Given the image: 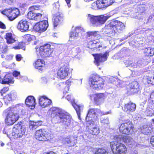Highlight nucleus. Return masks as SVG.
I'll use <instances>...</instances> for the list:
<instances>
[{"label": "nucleus", "instance_id": "obj_11", "mask_svg": "<svg viewBox=\"0 0 154 154\" xmlns=\"http://www.w3.org/2000/svg\"><path fill=\"white\" fill-rule=\"evenodd\" d=\"M94 122L91 120L87 122V126L88 127L89 132L93 135H97L99 132V128L94 124Z\"/></svg>", "mask_w": 154, "mask_h": 154}, {"label": "nucleus", "instance_id": "obj_37", "mask_svg": "<svg viewBox=\"0 0 154 154\" xmlns=\"http://www.w3.org/2000/svg\"><path fill=\"white\" fill-rule=\"evenodd\" d=\"M5 38L7 40V42L8 44L12 43L16 41V40L12 37V34L10 33L6 34Z\"/></svg>", "mask_w": 154, "mask_h": 154}, {"label": "nucleus", "instance_id": "obj_28", "mask_svg": "<svg viewBox=\"0 0 154 154\" xmlns=\"http://www.w3.org/2000/svg\"><path fill=\"white\" fill-rule=\"evenodd\" d=\"M110 17V16L109 15H101L98 16V26L104 24Z\"/></svg>", "mask_w": 154, "mask_h": 154}, {"label": "nucleus", "instance_id": "obj_19", "mask_svg": "<svg viewBox=\"0 0 154 154\" xmlns=\"http://www.w3.org/2000/svg\"><path fill=\"white\" fill-rule=\"evenodd\" d=\"M136 108L135 104L130 102L125 105L123 109L125 112L129 113L130 112L134 111L135 110Z\"/></svg>", "mask_w": 154, "mask_h": 154}, {"label": "nucleus", "instance_id": "obj_33", "mask_svg": "<svg viewBox=\"0 0 154 154\" xmlns=\"http://www.w3.org/2000/svg\"><path fill=\"white\" fill-rule=\"evenodd\" d=\"M145 114L147 116H151L154 115V107L153 106H149L146 108Z\"/></svg>", "mask_w": 154, "mask_h": 154}, {"label": "nucleus", "instance_id": "obj_56", "mask_svg": "<svg viewBox=\"0 0 154 154\" xmlns=\"http://www.w3.org/2000/svg\"><path fill=\"white\" fill-rule=\"evenodd\" d=\"M69 85H66V86L64 90V93H65L67 92V91L69 90Z\"/></svg>", "mask_w": 154, "mask_h": 154}, {"label": "nucleus", "instance_id": "obj_3", "mask_svg": "<svg viewBox=\"0 0 154 154\" xmlns=\"http://www.w3.org/2000/svg\"><path fill=\"white\" fill-rule=\"evenodd\" d=\"M115 140V141L110 143L111 148L113 153L125 154L126 151L125 146L120 142L121 140Z\"/></svg>", "mask_w": 154, "mask_h": 154}, {"label": "nucleus", "instance_id": "obj_64", "mask_svg": "<svg viewBox=\"0 0 154 154\" xmlns=\"http://www.w3.org/2000/svg\"><path fill=\"white\" fill-rule=\"evenodd\" d=\"M65 1H66L67 3L68 4H69L70 3L71 0H65Z\"/></svg>", "mask_w": 154, "mask_h": 154}, {"label": "nucleus", "instance_id": "obj_8", "mask_svg": "<svg viewBox=\"0 0 154 154\" xmlns=\"http://www.w3.org/2000/svg\"><path fill=\"white\" fill-rule=\"evenodd\" d=\"M50 134L44 129L37 130L35 132V138L41 141H46L50 138Z\"/></svg>", "mask_w": 154, "mask_h": 154}, {"label": "nucleus", "instance_id": "obj_35", "mask_svg": "<svg viewBox=\"0 0 154 154\" xmlns=\"http://www.w3.org/2000/svg\"><path fill=\"white\" fill-rule=\"evenodd\" d=\"M141 131L144 134L148 135L151 133L152 131V128L147 125H144L141 128Z\"/></svg>", "mask_w": 154, "mask_h": 154}, {"label": "nucleus", "instance_id": "obj_21", "mask_svg": "<svg viewBox=\"0 0 154 154\" xmlns=\"http://www.w3.org/2000/svg\"><path fill=\"white\" fill-rule=\"evenodd\" d=\"M96 109H91L89 110L86 118L87 122L90 120L92 121V118L96 119Z\"/></svg>", "mask_w": 154, "mask_h": 154}, {"label": "nucleus", "instance_id": "obj_23", "mask_svg": "<svg viewBox=\"0 0 154 154\" xmlns=\"http://www.w3.org/2000/svg\"><path fill=\"white\" fill-rule=\"evenodd\" d=\"M63 20V16L62 14L58 13L54 15L53 18V25L54 27H56L60 22Z\"/></svg>", "mask_w": 154, "mask_h": 154}, {"label": "nucleus", "instance_id": "obj_47", "mask_svg": "<svg viewBox=\"0 0 154 154\" xmlns=\"http://www.w3.org/2000/svg\"><path fill=\"white\" fill-rule=\"evenodd\" d=\"M87 34L88 37H90L91 36H96L99 35V32L97 31L89 32H87Z\"/></svg>", "mask_w": 154, "mask_h": 154}, {"label": "nucleus", "instance_id": "obj_27", "mask_svg": "<svg viewBox=\"0 0 154 154\" xmlns=\"http://www.w3.org/2000/svg\"><path fill=\"white\" fill-rule=\"evenodd\" d=\"M87 20L89 21L94 26H98V16H95L90 14H88Z\"/></svg>", "mask_w": 154, "mask_h": 154}, {"label": "nucleus", "instance_id": "obj_20", "mask_svg": "<svg viewBox=\"0 0 154 154\" xmlns=\"http://www.w3.org/2000/svg\"><path fill=\"white\" fill-rule=\"evenodd\" d=\"M82 28L78 27L75 28V30L71 32L70 34V39L71 41L72 40L77 39L79 37L78 33L81 32L82 30Z\"/></svg>", "mask_w": 154, "mask_h": 154}, {"label": "nucleus", "instance_id": "obj_2", "mask_svg": "<svg viewBox=\"0 0 154 154\" xmlns=\"http://www.w3.org/2000/svg\"><path fill=\"white\" fill-rule=\"evenodd\" d=\"M15 109V107H9L6 110L7 115L5 119V122L7 125H13L18 119L19 115L14 112Z\"/></svg>", "mask_w": 154, "mask_h": 154}, {"label": "nucleus", "instance_id": "obj_55", "mask_svg": "<svg viewBox=\"0 0 154 154\" xmlns=\"http://www.w3.org/2000/svg\"><path fill=\"white\" fill-rule=\"evenodd\" d=\"M150 143L153 146H154V136H152L151 137Z\"/></svg>", "mask_w": 154, "mask_h": 154}, {"label": "nucleus", "instance_id": "obj_44", "mask_svg": "<svg viewBox=\"0 0 154 154\" xmlns=\"http://www.w3.org/2000/svg\"><path fill=\"white\" fill-rule=\"evenodd\" d=\"M95 154H108L106 151L104 149H99Z\"/></svg>", "mask_w": 154, "mask_h": 154}, {"label": "nucleus", "instance_id": "obj_50", "mask_svg": "<svg viewBox=\"0 0 154 154\" xmlns=\"http://www.w3.org/2000/svg\"><path fill=\"white\" fill-rule=\"evenodd\" d=\"M144 60H139L137 62H136V63L138 67H140L143 65V63Z\"/></svg>", "mask_w": 154, "mask_h": 154}, {"label": "nucleus", "instance_id": "obj_40", "mask_svg": "<svg viewBox=\"0 0 154 154\" xmlns=\"http://www.w3.org/2000/svg\"><path fill=\"white\" fill-rule=\"evenodd\" d=\"M147 82L149 84L154 85V75L152 74L147 76Z\"/></svg>", "mask_w": 154, "mask_h": 154}, {"label": "nucleus", "instance_id": "obj_24", "mask_svg": "<svg viewBox=\"0 0 154 154\" xmlns=\"http://www.w3.org/2000/svg\"><path fill=\"white\" fill-rule=\"evenodd\" d=\"M14 81L11 75L8 74L6 75L2 80H1V83L3 84H13L14 82Z\"/></svg>", "mask_w": 154, "mask_h": 154}, {"label": "nucleus", "instance_id": "obj_41", "mask_svg": "<svg viewBox=\"0 0 154 154\" xmlns=\"http://www.w3.org/2000/svg\"><path fill=\"white\" fill-rule=\"evenodd\" d=\"M96 117L99 116H102L104 115H106L110 113V112H106L105 113L103 112L100 110V109H96Z\"/></svg>", "mask_w": 154, "mask_h": 154}, {"label": "nucleus", "instance_id": "obj_30", "mask_svg": "<svg viewBox=\"0 0 154 154\" xmlns=\"http://www.w3.org/2000/svg\"><path fill=\"white\" fill-rule=\"evenodd\" d=\"M114 22L115 30H117L118 31H119L124 29L125 26L122 22L117 20L114 21Z\"/></svg>", "mask_w": 154, "mask_h": 154}, {"label": "nucleus", "instance_id": "obj_18", "mask_svg": "<svg viewBox=\"0 0 154 154\" xmlns=\"http://www.w3.org/2000/svg\"><path fill=\"white\" fill-rule=\"evenodd\" d=\"M25 103L26 105L31 109L35 107V99L32 96H29L26 99Z\"/></svg>", "mask_w": 154, "mask_h": 154}, {"label": "nucleus", "instance_id": "obj_58", "mask_svg": "<svg viewBox=\"0 0 154 154\" xmlns=\"http://www.w3.org/2000/svg\"><path fill=\"white\" fill-rule=\"evenodd\" d=\"M13 56L12 55H7L6 56V58L8 60H11L12 59Z\"/></svg>", "mask_w": 154, "mask_h": 154}, {"label": "nucleus", "instance_id": "obj_46", "mask_svg": "<svg viewBox=\"0 0 154 154\" xmlns=\"http://www.w3.org/2000/svg\"><path fill=\"white\" fill-rule=\"evenodd\" d=\"M25 38L28 41L30 42L33 39H34L35 38V37L34 35H25Z\"/></svg>", "mask_w": 154, "mask_h": 154}, {"label": "nucleus", "instance_id": "obj_42", "mask_svg": "<svg viewBox=\"0 0 154 154\" xmlns=\"http://www.w3.org/2000/svg\"><path fill=\"white\" fill-rule=\"evenodd\" d=\"M103 94L102 93L96 94L95 96L94 100L95 101H98L100 99L103 98Z\"/></svg>", "mask_w": 154, "mask_h": 154}, {"label": "nucleus", "instance_id": "obj_32", "mask_svg": "<svg viewBox=\"0 0 154 154\" xmlns=\"http://www.w3.org/2000/svg\"><path fill=\"white\" fill-rule=\"evenodd\" d=\"M100 0H97L96 2L92 3L91 8L92 9L96 10L97 9H101L103 8V6L102 5Z\"/></svg>", "mask_w": 154, "mask_h": 154}, {"label": "nucleus", "instance_id": "obj_43", "mask_svg": "<svg viewBox=\"0 0 154 154\" xmlns=\"http://www.w3.org/2000/svg\"><path fill=\"white\" fill-rule=\"evenodd\" d=\"M100 122L103 125H108L109 124V120L107 118H104L102 117L100 119Z\"/></svg>", "mask_w": 154, "mask_h": 154}, {"label": "nucleus", "instance_id": "obj_34", "mask_svg": "<svg viewBox=\"0 0 154 154\" xmlns=\"http://www.w3.org/2000/svg\"><path fill=\"white\" fill-rule=\"evenodd\" d=\"M44 64L45 62L44 60L38 59L35 62L34 66L36 69L42 70V67L44 65Z\"/></svg>", "mask_w": 154, "mask_h": 154}, {"label": "nucleus", "instance_id": "obj_38", "mask_svg": "<svg viewBox=\"0 0 154 154\" xmlns=\"http://www.w3.org/2000/svg\"><path fill=\"white\" fill-rule=\"evenodd\" d=\"M144 51L147 54V55L150 56H152L154 54V48H146L144 49Z\"/></svg>", "mask_w": 154, "mask_h": 154}, {"label": "nucleus", "instance_id": "obj_57", "mask_svg": "<svg viewBox=\"0 0 154 154\" xmlns=\"http://www.w3.org/2000/svg\"><path fill=\"white\" fill-rule=\"evenodd\" d=\"M0 28L2 29H5L6 27L5 24L0 21Z\"/></svg>", "mask_w": 154, "mask_h": 154}, {"label": "nucleus", "instance_id": "obj_7", "mask_svg": "<svg viewBox=\"0 0 154 154\" xmlns=\"http://www.w3.org/2000/svg\"><path fill=\"white\" fill-rule=\"evenodd\" d=\"M2 14L6 15L11 20H13L16 18L19 14V10L17 8L7 9L0 10Z\"/></svg>", "mask_w": 154, "mask_h": 154}, {"label": "nucleus", "instance_id": "obj_39", "mask_svg": "<svg viewBox=\"0 0 154 154\" xmlns=\"http://www.w3.org/2000/svg\"><path fill=\"white\" fill-rule=\"evenodd\" d=\"M33 30L37 32H42V29L40 26L39 22L36 23V24L34 26Z\"/></svg>", "mask_w": 154, "mask_h": 154}, {"label": "nucleus", "instance_id": "obj_53", "mask_svg": "<svg viewBox=\"0 0 154 154\" xmlns=\"http://www.w3.org/2000/svg\"><path fill=\"white\" fill-rule=\"evenodd\" d=\"M22 58L20 54H17L16 57V60L18 61H20L21 60Z\"/></svg>", "mask_w": 154, "mask_h": 154}, {"label": "nucleus", "instance_id": "obj_16", "mask_svg": "<svg viewBox=\"0 0 154 154\" xmlns=\"http://www.w3.org/2000/svg\"><path fill=\"white\" fill-rule=\"evenodd\" d=\"M29 23L26 20H21L18 23L17 28L22 32H25L28 30Z\"/></svg>", "mask_w": 154, "mask_h": 154}, {"label": "nucleus", "instance_id": "obj_22", "mask_svg": "<svg viewBox=\"0 0 154 154\" xmlns=\"http://www.w3.org/2000/svg\"><path fill=\"white\" fill-rule=\"evenodd\" d=\"M129 86V92L131 93H137L139 91V85L137 82L134 81L132 82L130 84Z\"/></svg>", "mask_w": 154, "mask_h": 154}, {"label": "nucleus", "instance_id": "obj_26", "mask_svg": "<svg viewBox=\"0 0 154 154\" xmlns=\"http://www.w3.org/2000/svg\"><path fill=\"white\" fill-rule=\"evenodd\" d=\"M114 24V21H112L105 27L106 32L113 34L115 33L116 30Z\"/></svg>", "mask_w": 154, "mask_h": 154}, {"label": "nucleus", "instance_id": "obj_17", "mask_svg": "<svg viewBox=\"0 0 154 154\" xmlns=\"http://www.w3.org/2000/svg\"><path fill=\"white\" fill-rule=\"evenodd\" d=\"M42 16V14L30 11L27 15V17L29 20H38L41 18Z\"/></svg>", "mask_w": 154, "mask_h": 154}, {"label": "nucleus", "instance_id": "obj_9", "mask_svg": "<svg viewBox=\"0 0 154 154\" xmlns=\"http://www.w3.org/2000/svg\"><path fill=\"white\" fill-rule=\"evenodd\" d=\"M51 45L49 44H46L40 48L39 54L41 56L45 58L50 56L53 52V50L51 49Z\"/></svg>", "mask_w": 154, "mask_h": 154}, {"label": "nucleus", "instance_id": "obj_31", "mask_svg": "<svg viewBox=\"0 0 154 154\" xmlns=\"http://www.w3.org/2000/svg\"><path fill=\"white\" fill-rule=\"evenodd\" d=\"M42 124L41 121L37 122L30 121L29 128L30 129L33 130L36 129L38 127L40 126Z\"/></svg>", "mask_w": 154, "mask_h": 154}, {"label": "nucleus", "instance_id": "obj_48", "mask_svg": "<svg viewBox=\"0 0 154 154\" xmlns=\"http://www.w3.org/2000/svg\"><path fill=\"white\" fill-rule=\"evenodd\" d=\"M149 101L152 104H154V91L151 94Z\"/></svg>", "mask_w": 154, "mask_h": 154}, {"label": "nucleus", "instance_id": "obj_52", "mask_svg": "<svg viewBox=\"0 0 154 154\" xmlns=\"http://www.w3.org/2000/svg\"><path fill=\"white\" fill-rule=\"evenodd\" d=\"M20 75V72L17 71H14L13 72V75L14 76L17 77Z\"/></svg>", "mask_w": 154, "mask_h": 154}, {"label": "nucleus", "instance_id": "obj_62", "mask_svg": "<svg viewBox=\"0 0 154 154\" xmlns=\"http://www.w3.org/2000/svg\"><path fill=\"white\" fill-rule=\"evenodd\" d=\"M26 4H20V7H23V8H24L25 7H26Z\"/></svg>", "mask_w": 154, "mask_h": 154}, {"label": "nucleus", "instance_id": "obj_10", "mask_svg": "<svg viewBox=\"0 0 154 154\" xmlns=\"http://www.w3.org/2000/svg\"><path fill=\"white\" fill-rule=\"evenodd\" d=\"M66 98L68 101H71L72 106L76 112L78 118L79 119H81L80 112L83 109L82 107L77 105L75 103L74 99H73L71 95H68L66 97Z\"/></svg>", "mask_w": 154, "mask_h": 154}, {"label": "nucleus", "instance_id": "obj_13", "mask_svg": "<svg viewBox=\"0 0 154 154\" xmlns=\"http://www.w3.org/2000/svg\"><path fill=\"white\" fill-rule=\"evenodd\" d=\"M69 70V68L68 66H64L58 70L57 72V75L60 79H65L68 75Z\"/></svg>", "mask_w": 154, "mask_h": 154}, {"label": "nucleus", "instance_id": "obj_12", "mask_svg": "<svg viewBox=\"0 0 154 154\" xmlns=\"http://www.w3.org/2000/svg\"><path fill=\"white\" fill-rule=\"evenodd\" d=\"M108 54V53L107 52H106L103 54H93V55L95 59V64L97 66H99L100 63L106 61Z\"/></svg>", "mask_w": 154, "mask_h": 154}, {"label": "nucleus", "instance_id": "obj_15", "mask_svg": "<svg viewBox=\"0 0 154 154\" xmlns=\"http://www.w3.org/2000/svg\"><path fill=\"white\" fill-rule=\"evenodd\" d=\"M114 138L115 140H122L125 143L128 145H130L132 144L133 140L130 137L128 136H123L121 135H118L116 136Z\"/></svg>", "mask_w": 154, "mask_h": 154}, {"label": "nucleus", "instance_id": "obj_25", "mask_svg": "<svg viewBox=\"0 0 154 154\" xmlns=\"http://www.w3.org/2000/svg\"><path fill=\"white\" fill-rule=\"evenodd\" d=\"M64 143L68 146H72L77 143V140L73 136H71L69 138H65L64 140Z\"/></svg>", "mask_w": 154, "mask_h": 154}, {"label": "nucleus", "instance_id": "obj_51", "mask_svg": "<svg viewBox=\"0 0 154 154\" xmlns=\"http://www.w3.org/2000/svg\"><path fill=\"white\" fill-rule=\"evenodd\" d=\"M38 7L36 6H33L30 7L29 8V10L30 11L35 12V10H38Z\"/></svg>", "mask_w": 154, "mask_h": 154}, {"label": "nucleus", "instance_id": "obj_45", "mask_svg": "<svg viewBox=\"0 0 154 154\" xmlns=\"http://www.w3.org/2000/svg\"><path fill=\"white\" fill-rule=\"evenodd\" d=\"M15 49H22L23 50L25 49L24 43H20L18 46H15L14 48Z\"/></svg>", "mask_w": 154, "mask_h": 154}, {"label": "nucleus", "instance_id": "obj_63", "mask_svg": "<svg viewBox=\"0 0 154 154\" xmlns=\"http://www.w3.org/2000/svg\"><path fill=\"white\" fill-rule=\"evenodd\" d=\"M0 145L1 146H3L5 145V144L2 142H0Z\"/></svg>", "mask_w": 154, "mask_h": 154}, {"label": "nucleus", "instance_id": "obj_61", "mask_svg": "<svg viewBox=\"0 0 154 154\" xmlns=\"http://www.w3.org/2000/svg\"><path fill=\"white\" fill-rule=\"evenodd\" d=\"M7 47H5V49L2 51V53H5L7 52Z\"/></svg>", "mask_w": 154, "mask_h": 154}, {"label": "nucleus", "instance_id": "obj_14", "mask_svg": "<svg viewBox=\"0 0 154 154\" xmlns=\"http://www.w3.org/2000/svg\"><path fill=\"white\" fill-rule=\"evenodd\" d=\"M39 104L40 106L45 108L48 107L52 103V101L46 96H43L40 97L39 99Z\"/></svg>", "mask_w": 154, "mask_h": 154}, {"label": "nucleus", "instance_id": "obj_5", "mask_svg": "<svg viewBox=\"0 0 154 154\" xmlns=\"http://www.w3.org/2000/svg\"><path fill=\"white\" fill-rule=\"evenodd\" d=\"M90 87L94 89H101L103 86V79L98 75L93 76L90 78Z\"/></svg>", "mask_w": 154, "mask_h": 154}, {"label": "nucleus", "instance_id": "obj_60", "mask_svg": "<svg viewBox=\"0 0 154 154\" xmlns=\"http://www.w3.org/2000/svg\"><path fill=\"white\" fill-rule=\"evenodd\" d=\"M43 154H57L56 152L52 151H50L47 152H45Z\"/></svg>", "mask_w": 154, "mask_h": 154}, {"label": "nucleus", "instance_id": "obj_4", "mask_svg": "<svg viewBox=\"0 0 154 154\" xmlns=\"http://www.w3.org/2000/svg\"><path fill=\"white\" fill-rule=\"evenodd\" d=\"M26 131L25 126L17 124L15 125L13 129L12 135L14 139H19L25 135Z\"/></svg>", "mask_w": 154, "mask_h": 154}, {"label": "nucleus", "instance_id": "obj_1", "mask_svg": "<svg viewBox=\"0 0 154 154\" xmlns=\"http://www.w3.org/2000/svg\"><path fill=\"white\" fill-rule=\"evenodd\" d=\"M52 114H55L56 118L65 127H68L70 125V117L67 112L60 109L55 108L53 110Z\"/></svg>", "mask_w": 154, "mask_h": 154}, {"label": "nucleus", "instance_id": "obj_49", "mask_svg": "<svg viewBox=\"0 0 154 154\" xmlns=\"http://www.w3.org/2000/svg\"><path fill=\"white\" fill-rule=\"evenodd\" d=\"M128 66L133 68H137V65L136 62H129L128 63Z\"/></svg>", "mask_w": 154, "mask_h": 154}, {"label": "nucleus", "instance_id": "obj_59", "mask_svg": "<svg viewBox=\"0 0 154 154\" xmlns=\"http://www.w3.org/2000/svg\"><path fill=\"white\" fill-rule=\"evenodd\" d=\"M154 17L153 15H150L148 19V22H149L150 21H151V19L153 18V17Z\"/></svg>", "mask_w": 154, "mask_h": 154}, {"label": "nucleus", "instance_id": "obj_6", "mask_svg": "<svg viewBox=\"0 0 154 154\" xmlns=\"http://www.w3.org/2000/svg\"><path fill=\"white\" fill-rule=\"evenodd\" d=\"M133 128L131 122L130 120H126L121 125L119 130L120 132L123 134H129L133 133Z\"/></svg>", "mask_w": 154, "mask_h": 154}, {"label": "nucleus", "instance_id": "obj_36", "mask_svg": "<svg viewBox=\"0 0 154 154\" xmlns=\"http://www.w3.org/2000/svg\"><path fill=\"white\" fill-rule=\"evenodd\" d=\"M39 23L41 28L42 29V32L45 31L48 26V21L43 20L39 22Z\"/></svg>", "mask_w": 154, "mask_h": 154}, {"label": "nucleus", "instance_id": "obj_54", "mask_svg": "<svg viewBox=\"0 0 154 154\" xmlns=\"http://www.w3.org/2000/svg\"><path fill=\"white\" fill-rule=\"evenodd\" d=\"M8 88L7 87H5L3 88L1 91L2 93H5L6 92L8 91Z\"/></svg>", "mask_w": 154, "mask_h": 154}, {"label": "nucleus", "instance_id": "obj_29", "mask_svg": "<svg viewBox=\"0 0 154 154\" xmlns=\"http://www.w3.org/2000/svg\"><path fill=\"white\" fill-rule=\"evenodd\" d=\"M16 94L14 93H10L6 95L4 98L5 103L8 105L12 99L16 97Z\"/></svg>", "mask_w": 154, "mask_h": 154}]
</instances>
